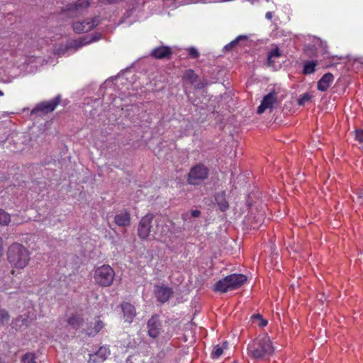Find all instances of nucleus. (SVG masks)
<instances>
[{"instance_id": "f257e3e1", "label": "nucleus", "mask_w": 363, "mask_h": 363, "mask_svg": "<svg viewBox=\"0 0 363 363\" xmlns=\"http://www.w3.org/2000/svg\"><path fill=\"white\" fill-rule=\"evenodd\" d=\"M162 218H155L153 214L149 213L142 218L139 223L138 236L145 240L148 238H160L164 233L163 227L161 225Z\"/></svg>"}, {"instance_id": "f03ea898", "label": "nucleus", "mask_w": 363, "mask_h": 363, "mask_svg": "<svg viewBox=\"0 0 363 363\" xmlns=\"http://www.w3.org/2000/svg\"><path fill=\"white\" fill-rule=\"evenodd\" d=\"M274 347L267 334L259 335L247 346L248 354L254 359H264L272 355Z\"/></svg>"}, {"instance_id": "7ed1b4c3", "label": "nucleus", "mask_w": 363, "mask_h": 363, "mask_svg": "<svg viewBox=\"0 0 363 363\" xmlns=\"http://www.w3.org/2000/svg\"><path fill=\"white\" fill-rule=\"evenodd\" d=\"M7 259L13 267L23 269L30 261V253L23 245L14 242L8 248Z\"/></svg>"}, {"instance_id": "20e7f679", "label": "nucleus", "mask_w": 363, "mask_h": 363, "mask_svg": "<svg viewBox=\"0 0 363 363\" xmlns=\"http://www.w3.org/2000/svg\"><path fill=\"white\" fill-rule=\"evenodd\" d=\"M209 175V169L201 163L193 166L188 173L186 182L194 186L200 185Z\"/></svg>"}, {"instance_id": "39448f33", "label": "nucleus", "mask_w": 363, "mask_h": 363, "mask_svg": "<svg viewBox=\"0 0 363 363\" xmlns=\"http://www.w3.org/2000/svg\"><path fill=\"white\" fill-rule=\"evenodd\" d=\"M115 272L109 265H103L98 267L94 274L95 282L106 287L109 286L113 281Z\"/></svg>"}, {"instance_id": "423d86ee", "label": "nucleus", "mask_w": 363, "mask_h": 363, "mask_svg": "<svg viewBox=\"0 0 363 363\" xmlns=\"http://www.w3.org/2000/svg\"><path fill=\"white\" fill-rule=\"evenodd\" d=\"M61 101V96L57 95L50 101H44L38 104L31 111V115L42 116L52 112Z\"/></svg>"}, {"instance_id": "0eeeda50", "label": "nucleus", "mask_w": 363, "mask_h": 363, "mask_svg": "<svg viewBox=\"0 0 363 363\" xmlns=\"http://www.w3.org/2000/svg\"><path fill=\"white\" fill-rule=\"evenodd\" d=\"M278 101V92L274 89L263 97L261 104L257 108V113L262 114L267 110L272 111Z\"/></svg>"}, {"instance_id": "6e6552de", "label": "nucleus", "mask_w": 363, "mask_h": 363, "mask_svg": "<svg viewBox=\"0 0 363 363\" xmlns=\"http://www.w3.org/2000/svg\"><path fill=\"white\" fill-rule=\"evenodd\" d=\"M148 335L155 339L159 337L162 331V322L158 315H153L147 323Z\"/></svg>"}, {"instance_id": "1a4fd4ad", "label": "nucleus", "mask_w": 363, "mask_h": 363, "mask_svg": "<svg viewBox=\"0 0 363 363\" xmlns=\"http://www.w3.org/2000/svg\"><path fill=\"white\" fill-rule=\"evenodd\" d=\"M183 80L186 83L194 85L196 89H201L206 84L203 81L199 79V76L192 69H187L184 72Z\"/></svg>"}, {"instance_id": "9d476101", "label": "nucleus", "mask_w": 363, "mask_h": 363, "mask_svg": "<svg viewBox=\"0 0 363 363\" xmlns=\"http://www.w3.org/2000/svg\"><path fill=\"white\" fill-rule=\"evenodd\" d=\"M155 294L157 300L160 303L167 302L173 294V291L171 288L166 286H155Z\"/></svg>"}, {"instance_id": "9b49d317", "label": "nucleus", "mask_w": 363, "mask_h": 363, "mask_svg": "<svg viewBox=\"0 0 363 363\" xmlns=\"http://www.w3.org/2000/svg\"><path fill=\"white\" fill-rule=\"evenodd\" d=\"M247 279V277L242 274L234 273L228 275V291L240 288Z\"/></svg>"}, {"instance_id": "f8f14e48", "label": "nucleus", "mask_w": 363, "mask_h": 363, "mask_svg": "<svg viewBox=\"0 0 363 363\" xmlns=\"http://www.w3.org/2000/svg\"><path fill=\"white\" fill-rule=\"evenodd\" d=\"M172 55V51L171 48L168 46H159L157 48H155L153 49L150 53V55L155 58L159 60H164L167 59L169 60L171 58Z\"/></svg>"}, {"instance_id": "ddd939ff", "label": "nucleus", "mask_w": 363, "mask_h": 363, "mask_svg": "<svg viewBox=\"0 0 363 363\" xmlns=\"http://www.w3.org/2000/svg\"><path fill=\"white\" fill-rule=\"evenodd\" d=\"M110 354L108 348L101 347L96 352L89 355V363H101L104 362Z\"/></svg>"}, {"instance_id": "4468645a", "label": "nucleus", "mask_w": 363, "mask_h": 363, "mask_svg": "<svg viewBox=\"0 0 363 363\" xmlns=\"http://www.w3.org/2000/svg\"><path fill=\"white\" fill-rule=\"evenodd\" d=\"M121 308L125 321L129 323H132L136 315L135 307L128 302H124L121 304Z\"/></svg>"}, {"instance_id": "2eb2a0df", "label": "nucleus", "mask_w": 363, "mask_h": 363, "mask_svg": "<svg viewBox=\"0 0 363 363\" xmlns=\"http://www.w3.org/2000/svg\"><path fill=\"white\" fill-rule=\"evenodd\" d=\"M114 222L118 226H129L130 225V214L127 211H120L115 216Z\"/></svg>"}, {"instance_id": "dca6fc26", "label": "nucleus", "mask_w": 363, "mask_h": 363, "mask_svg": "<svg viewBox=\"0 0 363 363\" xmlns=\"http://www.w3.org/2000/svg\"><path fill=\"white\" fill-rule=\"evenodd\" d=\"M334 80V77L331 73L325 74L318 82L317 88L319 91H326Z\"/></svg>"}, {"instance_id": "f3484780", "label": "nucleus", "mask_w": 363, "mask_h": 363, "mask_svg": "<svg viewBox=\"0 0 363 363\" xmlns=\"http://www.w3.org/2000/svg\"><path fill=\"white\" fill-rule=\"evenodd\" d=\"M264 214L262 213H259L257 216L252 217V215H249L246 222L249 223L253 229H257L259 228L261 224L264 221Z\"/></svg>"}, {"instance_id": "a211bd4d", "label": "nucleus", "mask_w": 363, "mask_h": 363, "mask_svg": "<svg viewBox=\"0 0 363 363\" xmlns=\"http://www.w3.org/2000/svg\"><path fill=\"white\" fill-rule=\"evenodd\" d=\"M215 200L218 204L219 209L222 212H225L227 209V200L225 191H221L216 194Z\"/></svg>"}, {"instance_id": "6ab92c4d", "label": "nucleus", "mask_w": 363, "mask_h": 363, "mask_svg": "<svg viewBox=\"0 0 363 363\" xmlns=\"http://www.w3.org/2000/svg\"><path fill=\"white\" fill-rule=\"evenodd\" d=\"M250 41L249 36L246 35H241L238 36L234 40L228 43V48L235 47L237 45L240 46H249Z\"/></svg>"}, {"instance_id": "aec40b11", "label": "nucleus", "mask_w": 363, "mask_h": 363, "mask_svg": "<svg viewBox=\"0 0 363 363\" xmlns=\"http://www.w3.org/2000/svg\"><path fill=\"white\" fill-rule=\"evenodd\" d=\"M318 65V62L315 60H306L303 62V73L304 74H311L315 70V67Z\"/></svg>"}, {"instance_id": "412c9836", "label": "nucleus", "mask_w": 363, "mask_h": 363, "mask_svg": "<svg viewBox=\"0 0 363 363\" xmlns=\"http://www.w3.org/2000/svg\"><path fill=\"white\" fill-rule=\"evenodd\" d=\"M308 47L315 52H325V46L323 45V41L317 37L313 36L311 38V44H309Z\"/></svg>"}, {"instance_id": "4be33fe9", "label": "nucleus", "mask_w": 363, "mask_h": 363, "mask_svg": "<svg viewBox=\"0 0 363 363\" xmlns=\"http://www.w3.org/2000/svg\"><path fill=\"white\" fill-rule=\"evenodd\" d=\"M281 56V52L277 46L272 48L267 55V64L269 66L273 65L274 60Z\"/></svg>"}, {"instance_id": "5701e85b", "label": "nucleus", "mask_w": 363, "mask_h": 363, "mask_svg": "<svg viewBox=\"0 0 363 363\" xmlns=\"http://www.w3.org/2000/svg\"><path fill=\"white\" fill-rule=\"evenodd\" d=\"M93 25L94 24H92L91 26H86L84 28L83 22L77 21V22H74L73 23L72 27H73V30L76 33H86V32H89L91 30H92L93 29Z\"/></svg>"}, {"instance_id": "b1692460", "label": "nucleus", "mask_w": 363, "mask_h": 363, "mask_svg": "<svg viewBox=\"0 0 363 363\" xmlns=\"http://www.w3.org/2000/svg\"><path fill=\"white\" fill-rule=\"evenodd\" d=\"M104 328V323L98 320L96 322L94 323V328H88L86 333L89 336H94L96 335L102 328Z\"/></svg>"}, {"instance_id": "393cba45", "label": "nucleus", "mask_w": 363, "mask_h": 363, "mask_svg": "<svg viewBox=\"0 0 363 363\" xmlns=\"http://www.w3.org/2000/svg\"><path fill=\"white\" fill-rule=\"evenodd\" d=\"M68 324L74 329H78L83 324V318L77 315H72L68 319Z\"/></svg>"}, {"instance_id": "a878e982", "label": "nucleus", "mask_w": 363, "mask_h": 363, "mask_svg": "<svg viewBox=\"0 0 363 363\" xmlns=\"http://www.w3.org/2000/svg\"><path fill=\"white\" fill-rule=\"evenodd\" d=\"M23 325H28V319L23 318L22 316L16 318V319L13 320L11 323L12 328L16 330L21 329Z\"/></svg>"}, {"instance_id": "bb28decb", "label": "nucleus", "mask_w": 363, "mask_h": 363, "mask_svg": "<svg viewBox=\"0 0 363 363\" xmlns=\"http://www.w3.org/2000/svg\"><path fill=\"white\" fill-rule=\"evenodd\" d=\"M228 143H229V141H228ZM230 145L231 150L230 151L229 155H230V157H236L238 156V155L241 152L240 151H239V150H240L239 149V147H240L239 142L235 139H233L232 140L230 141Z\"/></svg>"}, {"instance_id": "cd10ccee", "label": "nucleus", "mask_w": 363, "mask_h": 363, "mask_svg": "<svg viewBox=\"0 0 363 363\" xmlns=\"http://www.w3.org/2000/svg\"><path fill=\"white\" fill-rule=\"evenodd\" d=\"M251 318L253 323L262 328L265 327L268 323L267 320L263 318L259 313L254 314Z\"/></svg>"}, {"instance_id": "c85d7f7f", "label": "nucleus", "mask_w": 363, "mask_h": 363, "mask_svg": "<svg viewBox=\"0 0 363 363\" xmlns=\"http://www.w3.org/2000/svg\"><path fill=\"white\" fill-rule=\"evenodd\" d=\"M215 291H220L225 293L227 291V277L223 278L222 280L218 281L214 285L213 288Z\"/></svg>"}, {"instance_id": "c756f323", "label": "nucleus", "mask_w": 363, "mask_h": 363, "mask_svg": "<svg viewBox=\"0 0 363 363\" xmlns=\"http://www.w3.org/2000/svg\"><path fill=\"white\" fill-rule=\"evenodd\" d=\"M237 180H238V182H242L244 181V177L240 174V169L234 167L231 172V182L235 184Z\"/></svg>"}, {"instance_id": "7c9ffc66", "label": "nucleus", "mask_w": 363, "mask_h": 363, "mask_svg": "<svg viewBox=\"0 0 363 363\" xmlns=\"http://www.w3.org/2000/svg\"><path fill=\"white\" fill-rule=\"evenodd\" d=\"M227 345V342H223V346L220 347L219 345H216L214 347L211 356L213 358H218L223 352V348H225V345Z\"/></svg>"}, {"instance_id": "2f4dec72", "label": "nucleus", "mask_w": 363, "mask_h": 363, "mask_svg": "<svg viewBox=\"0 0 363 363\" xmlns=\"http://www.w3.org/2000/svg\"><path fill=\"white\" fill-rule=\"evenodd\" d=\"M10 215L2 209H0V225H6L10 223Z\"/></svg>"}, {"instance_id": "473e14b6", "label": "nucleus", "mask_w": 363, "mask_h": 363, "mask_svg": "<svg viewBox=\"0 0 363 363\" xmlns=\"http://www.w3.org/2000/svg\"><path fill=\"white\" fill-rule=\"evenodd\" d=\"M10 319L9 312L5 309H0V323L2 325L6 324Z\"/></svg>"}, {"instance_id": "72a5a7b5", "label": "nucleus", "mask_w": 363, "mask_h": 363, "mask_svg": "<svg viewBox=\"0 0 363 363\" xmlns=\"http://www.w3.org/2000/svg\"><path fill=\"white\" fill-rule=\"evenodd\" d=\"M201 211L199 210H191L190 213H185L182 214V219L184 220H187L190 216L193 218H199L201 216Z\"/></svg>"}, {"instance_id": "f704fd0d", "label": "nucleus", "mask_w": 363, "mask_h": 363, "mask_svg": "<svg viewBox=\"0 0 363 363\" xmlns=\"http://www.w3.org/2000/svg\"><path fill=\"white\" fill-rule=\"evenodd\" d=\"M89 5V2L88 1H77L73 5H71L70 7L69 8V10H79V9H82V8H86L88 7Z\"/></svg>"}, {"instance_id": "c9c22d12", "label": "nucleus", "mask_w": 363, "mask_h": 363, "mask_svg": "<svg viewBox=\"0 0 363 363\" xmlns=\"http://www.w3.org/2000/svg\"><path fill=\"white\" fill-rule=\"evenodd\" d=\"M83 23H84V28L86 26H91L92 24H94L93 25V28H94L99 23V18L96 16L91 19H86L83 21Z\"/></svg>"}, {"instance_id": "e433bc0d", "label": "nucleus", "mask_w": 363, "mask_h": 363, "mask_svg": "<svg viewBox=\"0 0 363 363\" xmlns=\"http://www.w3.org/2000/svg\"><path fill=\"white\" fill-rule=\"evenodd\" d=\"M311 99V96L308 94H303L300 96L299 99H298V104L300 106H303L306 103L309 102Z\"/></svg>"}, {"instance_id": "4c0bfd02", "label": "nucleus", "mask_w": 363, "mask_h": 363, "mask_svg": "<svg viewBox=\"0 0 363 363\" xmlns=\"http://www.w3.org/2000/svg\"><path fill=\"white\" fill-rule=\"evenodd\" d=\"M22 361L27 363H37L33 354L26 353L22 357Z\"/></svg>"}, {"instance_id": "58836bf2", "label": "nucleus", "mask_w": 363, "mask_h": 363, "mask_svg": "<svg viewBox=\"0 0 363 363\" xmlns=\"http://www.w3.org/2000/svg\"><path fill=\"white\" fill-rule=\"evenodd\" d=\"M356 194V201L360 205L363 204V188L358 189Z\"/></svg>"}, {"instance_id": "ea45409f", "label": "nucleus", "mask_w": 363, "mask_h": 363, "mask_svg": "<svg viewBox=\"0 0 363 363\" xmlns=\"http://www.w3.org/2000/svg\"><path fill=\"white\" fill-rule=\"evenodd\" d=\"M190 57L193 59H196L199 57V52L195 48H190L188 49Z\"/></svg>"}, {"instance_id": "a19ab883", "label": "nucleus", "mask_w": 363, "mask_h": 363, "mask_svg": "<svg viewBox=\"0 0 363 363\" xmlns=\"http://www.w3.org/2000/svg\"><path fill=\"white\" fill-rule=\"evenodd\" d=\"M100 38V35H94L92 39L91 40L89 41V42H94V41H96L98 40ZM86 43H88V42H84V41H80L79 43H76V48H80L82 47V45H86Z\"/></svg>"}, {"instance_id": "79ce46f5", "label": "nucleus", "mask_w": 363, "mask_h": 363, "mask_svg": "<svg viewBox=\"0 0 363 363\" xmlns=\"http://www.w3.org/2000/svg\"><path fill=\"white\" fill-rule=\"evenodd\" d=\"M355 138L359 142L363 143V130H356L355 131Z\"/></svg>"}, {"instance_id": "37998d69", "label": "nucleus", "mask_w": 363, "mask_h": 363, "mask_svg": "<svg viewBox=\"0 0 363 363\" xmlns=\"http://www.w3.org/2000/svg\"><path fill=\"white\" fill-rule=\"evenodd\" d=\"M265 17L268 20H271L272 18V12L268 11L266 13Z\"/></svg>"}, {"instance_id": "c03bdc74", "label": "nucleus", "mask_w": 363, "mask_h": 363, "mask_svg": "<svg viewBox=\"0 0 363 363\" xmlns=\"http://www.w3.org/2000/svg\"><path fill=\"white\" fill-rule=\"evenodd\" d=\"M223 50H227V45L223 47Z\"/></svg>"}, {"instance_id": "a18cd8bd", "label": "nucleus", "mask_w": 363, "mask_h": 363, "mask_svg": "<svg viewBox=\"0 0 363 363\" xmlns=\"http://www.w3.org/2000/svg\"><path fill=\"white\" fill-rule=\"evenodd\" d=\"M3 95H4L3 91L0 90V96H3Z\"/></svg>"}, {"instance_id": "49530a36", "label": "nucleus", "mask_w": 363, "mask_h": 363, "mask_svg": "<svg viewBox=\"0 0 363 363\" xmlns=\"http://www.w3.org/2000/svg\"><path fill=\"white\" fill-rule=\"evenodd\" d=\"M67 50V48H65V50L62 52V53L63 54Z\"/></svg>"}]
</instances>
